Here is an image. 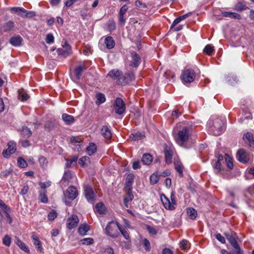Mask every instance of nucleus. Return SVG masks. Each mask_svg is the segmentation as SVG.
<instances>
[{
  "label": "nucleus",
  "instance_id": "54",
  "mask_svg": "<svg viewBox=\"0 0 254 254\" xmlns=\"http://www.w3.org/2000/svg\"><path fill=\"white\" fill-rule=\"evenodd\" d=\"M3 244L9 247L11 244V238L8 235H5L2 239Z\"/></svg>",
  "mask_w": 254,
  "mask_h": 254
},
{
  "label": "nucleus",
  "instance_id": "53",
  "mask_svg": "<svg viewBox=\"0 0 254 254\" xmlns=\"http://www.w3.org/2000/svg\"><path fill=\"white\" fill-rule=\"evenodd\" d=\"M135 5L136 6L141 8L142 9H145L147 8V6L145 3L142 2L139 0H136L135 1Z\"/></svg>",
  "mask_w": 254,
  "mask_h": 254
},
{
  "label": "nucleus",
  "instance_id": "30",
  "mask_svg": "<svg viewBox=\"0 0 254 254\" xmlns=\"http://www.w3.org/2000/svg\"><path fill=\"white\" fill-rule=\"evenodd\" d=\"M29 97V95L24 89H21L18 91V99L21 101H25Z\"/></svg>",
  "mask_w": 254,
  "mask_h": 254
},
{
  "label": "nucleus",
  "instance_id": "33",
  "mask_svg": "<svg viewBox=\"0 0 254 254\" xmlns=\"http://www.w3.org/2000/svg\"><path fill=\"white\" fill-rule=\"evenodd\" d=\"M10 11L12 12L17 13L21 17H24V12H25V9L22 7H13L11 8Z\"/></svg>",
  "mask_w": 254,
  "mask_h": 254
},
{
  "label": "nucleus",
  "instance_id": "25",
  "mask_svg": "<svg viewBox=\"0 0 254 254\" xmlns=\"http://www.w3.org/2000/svg\"><path fill=\"white\" fill-rule=\"evenodd\" d=\"M153 160L152 156L149 153H145L143 155L141 161L144 165H148Z\"/></svg>",
  "mask_w": 254,
  "mask_h": 254
},
{
  "label": "nucleus",
  "instance_id": "59",
  "mask_svg": "<svg viewBox=\"0 0 254 254\" xmlns=\"http://www.w3.org/2000/svg\"><path fill=\"white\" fill-rule=\"evenodd\" d=\"M19 143L23 147H27L30 145V143L27 139H21L19 141Z\"/></svg>",
  "mask_w": 254,
  "mask_h": 254
},
{
  "label": "nucleus",
  "instance_id": "16",
  "mask_svg": "<svg viewBox=\"0 0 254 254\" xmlns=\"http://www.w3.org/2000/svg\"><path fill=\"white\" fill-rule=\"evenodd\" d=\"M164 153L165 156V161L166 163L170 164L172 162L173 151L171 148L168 146H166L164 148Z\"/></svg>",
  "mask_w": 254,
  "mask_h": 254
},
{
  "label": "nucleus",
  "instance_id": "6",
  "mask_svg": "<svg viewBox=\"0 0 254 254\" xmlns=\"http://www.w3.org/2000/svg\"><path fill=\"white\" fill-rule=\"evenodd\" d=\"M113 107L115 113L119 115H123L126 111V104L123 100L120 97L116 99Z\"/></svg>",
  "mask_w": 254,
  "mask_h": 254
},
{
  "label": "nucleus",
  "instance_id": "19",
  "mask_svg": "<svg viewBox=\"0 0 254 254\" xmlns=\"http://www.w3.org/2000/svg\"><path fill=\"white\" fill-rule=\"evenodd\" d=\"M23 41L22 38L19 35L12 36L9 40V43L13 46L18 47L21 45Z\"/></svg>",
  "mask_w": 254,
  "mask_h": 254
},
{
  "label": "nucleus",
  "instance_id": "55",
  "mask_svg": "<svg viewBox=\"0 0 254 254\" xmlns=\"http://www.w3.org/2000/svg\"><path fill=\"white\" fill-rule=\"evenodd\" d=\"M73 173L70 171H64V182L69 181L73 177Z\"/></svg>",
  "mask_w": 254,
  "mask_h": 254
},
{
  "label": "nucleus",
  "instance_id": "20",
  "mask_svg": "<svg viewBox=\"0 0 254 254\" xmlns=\"http://www.w3.org/2000/svg\"><path fill=\"white\" fill-rule=\"evenodd\" d=\"M32 238L33 240L34 245L36 246V249L40 252H42L43 248L42 247V244L40 241L38 237L35 234V233H32Z\"/></svg>",
  "mask_w": 254,
  "mask_h": 254
},
{
  "label": "nucleus",
  "instance_id": "50",
  "mask_svg": "<svg viewBox=\"0 0 254 254\" xmlns=\"http://www.w3.org/2000/svg\"><path fill=\"white\" fill-rule=\"evenodd\" d=\"M119 231L126 240H129V234L127 232V231L125 229V228L120 226V227L119 228Z\"/></svg>",
  "mask_w": 254,
  "mask_h": 254
},
{
  "label": "nucleus",
  "instance_id": "15",
  "mask_svg": "<svg viewBox=\"0 0 254 254\" xmlns=\"http://www.w3.org/2000/svg\"><path fill=\"white\" fill-rule=\"evenodd\" d=\"M107 76H110L113 79H117V84H118L119 80L123 79L122 72L119 70L112 69L107 74Z\"/></svg>",
  "mask_w": 254,
  "mask_h": 254
},
{
  "label": "nucleus",
  "instance_id": "43",
  "mask_svg": "<svg viewBox=\"0 0 254 254\" xmlns=\"http://www.w3.org/2000/svg\"><path fill=\"white\" fill-rule=\"evenodd\" d=\"M225 161L226 162L227 167L229 169H232L233 167L232 158L228 154H225Z\"/></svg>",
  "mask_w": 254,
  "mask_h": 254
},
{
  "label": "nucleus",
  "instance_id": "4",
  "mask_svg": "<svg viewBox=\"0 0 254 254\" xmlns=\"http://www.w3.org/2000/svg\"><path fill=\"white\" fill-rule=\"evenodd\" d=\"M83 193L87 201L89 203L93 204L95 200L96 195L94 192L92 186L90 185H84Z\"/></svg>",
  "mask_w": 254,
  "mask_h": 254
},
{
  "label": "nucleus",
  "instance_id": "29",
  "mask_svg": "<svg viewBox=\"0 0 254 254\" xmlns=\"http://www.w3.org/2000/svg\"><path fill=\"white\" fill-rule=\"evenodd\" d=\"M21 135L23 138H28L32 135V131L28 127H23L21 131Z\"/></svg>",
  "mask_w": 254,
  "mask_h": 254
},
{
  "label": "nucleus",
  "instance_id": "36",
  "mask_svg": "<svg viewBox=\"0 0 254 254\" xmlns=\"http://www.w3.org/2000/svg\"><path fill=\"white\" fill-rule=\"evenodd\" d=\"M187 212L191 219H194L197 216V211L193 208H188Z\"/></svg>",
  "mask_w": 254,
  "mask_h": 254
},
{
  "label": "nucleus",
  "instance_id": "24",
  "mask_svg": "<svg viewBox=\"0 0 254 254\" xmlns=\"http://www.w3.org/2000/svg\"><path fill=\"white\" fill-rule=\"evenodd\" d=\"M174 166L176 170L179 174V176L183 177L184 166L182 163L179 161H176L174 162Z\"/></svg>",
  "mask_w": 254,
  "mask_h": 254
},
{
  "label": "nucleus",
  "instance_id": "31",
  "mask_svg": "<svg viewBox=\"0 0 254 254\" xmlns=\"http://www.w3.org/2000/svg\"><path fill=\"white\" fill-rule=\"evenodd\" d=\"M89 226L87 224L81 225L78 230V232L81 236H84L86 233L89 231Z\"/></svg>",
  "mask_w": 254,
  "mask_h": 254
},
{
  "label": "nucleus",
  "instance_id": "58",
  "mask_svg": "<svg viewBox=\"0 0 254 254\" xmlns=\"http://www.w3.org/2000/svg\"><path fill=\"white\" fill-rule=\"evenodd\" d=\"M54 41V37L52 34L49 33L47 34L46 38V42L48 44H51L53 43Z\"/></svg>",
  "mask_w": 254,
  "mask_h": 254
},
{
  "label": "nucleus",
  "instance_id": "28",
  "mask_svg": "<svg viewBox=\"0 0 254 254\" xmlns=\"http://www.w3.org/2000/svg\"><path fill=\"white\" fill-rule=\"evenodd\" d=\"M222 15L225 17H231L235 19L241 18V16L239 14L233 12L225 11L222 13Z\"/></svg>",
  "mask_w": 254,
  "mask_h": 254
},
{
  "label": "nucleus",
  "instance_id": "26",
  "mask_svg": "<svg viewBox=\"0 0 254 254\" xmlns=\"http://www.w3.org/2000/svg\"><path fill=\"white\" fill-rule=\"evenodd\" d=\"M39 199L41 202L47 203L48 202V198L47 195V190H40L39 191Z\"/></svg>",
  "mask_w": 254,
  "mask_h": 254
},
{
  "label": "nucleus",
  "instance_id": "23",
  "mask_svg": "<svg viewBox=\"0 0 254 254\" xmlns=\"http://www.w3.org/2000/svg\"><path fill=\"white\" fill-rule=\"evenodd\" d=\"M105 44L108 49H113L115 45V42L111 36H107L105 39Z\"/></svg>",
  "mask_w": 254,
  "mask_h": 254
},
{
  "label": "nucleus",
  "instance_id": "9",
  "mask_svg": "<svg viewBox=\"0 0 254 254\" xmlns=\"http://www.w3.org/2000/svg\"><path fill=\"white\" fill-rule=\"evenodd\" d=\"M130 61L129 65L132 67H137L141 62V58L139 55L135 52L130 53Z\"/></svg>",
  "mask_w": 254,
  "mask_h": 254
},
{
  "label": "nucleus",
  "instance_id": "12",
  "mask_svg": "<svg viewBox=\"0 0 254 254\" xmlns=\"http://www.w3.org/2000/svg\"><path fill=\"white\" fill-rule=\"evenodd\" d=\"M78 194L77 189L73 186L69 187L66 190V197L71 200L75 199Z\"/></svg>",
  "mask_w": 254,
  "mask_h": 254
},
{
  "label": "nucleus",
  "instance_id": "61",
  "mask_svg": "<svg viewBox=\"0 0 254 254\" xmlns=\"http://www.w3.org/2000/svg\"><path fill=\"white\" fill-rule=\"evenodd\" d=\"M143 246L145 248V250L147 251H150V244L149 241L147 239H145L143 240Z\"/></svg>",
  "mask_w": 254,
  "mask_h": 254
},
{
  "label": "nucleus",
  "instance_id": "40",
  "mask_svg": "<svg viewBox=\"0 0 254 254\" xmlns=\"http://www.w3.org/2000/svg\"><path fill=\"white\" fill-rule=\"evenodd\" d=\"M95 208L99 213L103 214L105 210V206L102 202L97 203L95 205Z\"/></svg>",
  "mask_w": 254,
  "mask_h": 254
},
{
  "label": "nucleus",
  "instance_id": "5",
  "mask_svg": "<svg viewBox=\"0 0 254 254\" xmlns=\"http://www.w3.org/2000/svg\"><path fill=\"white\" fill-rule=\"evenodd\" d=\"M195 77V73L192 69L190 68L185 69L181 75L182 80L185 84L193 82Z\"/></svg>",
  "mask_w": 254,
  "mask_h": 254
},
{
  "label": "nucleus",
  "instance_id": "1",
  "mask_svg": "<svg viewBox=\"0 0 254 254\" xmlns=\"http://www.w3.org/2000/svg\"><path fill=\"white\" fill-rule=\"evenodd\" d=\"M210 127V131L216 136L222 133L225 128L224 121L221 119L216 118L209 122Z\"/></svg>",
  "mask_w": 254,
  "mask_h": 254
},
{
  "label": "nucleus",
  "instance_id": "48",
  "mask_svg": "<svg viewBox=\"0 0 254 254\" xmlns=\"http://www.w3.org/2000/svg\"><path fill=\"white\" fill-rule=\"evenodd\" d=\"M39 162L41 167L44 169L47 167L48 165V161L45 157L41 156L40 157L39 159Z\"/></svg>",
  "mask_w": 254,
  "mask_h": 254
},
{
  "label": "nucleus",
  "instance_id": "18",
  "mask_svg": "<svg viewBox=\"0 0 254 254\" xmlns=\"http://www.w3.org/2000/svg\"><path fill=\"white\" fill-rule=\"evenodd\" d=\"M101 133L105 138L109 140L112 136L111 129L107 126H104L101 128Z\"/></svg>",
  "mask_w": 254,
  "mask_h": 254
},
{
  "label": "nucleus",
  "instance_id": "51",
  "mask_svg": "<svg viewBox=\"0 0 254 254\" xmlns=\"http://www.w3.org/2000/svg\"><path fill=\"white\" fill-rule=\"evenodd\" d=\"M58 214L56 210H52L48 215V219L49 221H53L57 217Z\"/></svg>",
  "mask_w": 254,
  "mask_h": 254
},
{
  "label": "nucleus",
  "instance_id": "39",
  "mask_svg": "<svg viewBox=\"0 0 254 254\" xmlns=\"http://www.w3.org/2000/svg\"><path fill=\"white\" fill-rule=\"evenodd\" d=\"M144 137V135L140 132L132 133L130 135V138L134 141H138L141 140Z\"/></svg>",
  "mask_w": 254,
  "mask_h": 254
},
{
  "label": "nucleus",
  "instance_id": "60",
  "mask_svg": "<svg viewBox=\"0 0 254 254\" xmlns=\"http://www.w3.org/2000/svg\"><path fill=\"white\" fill-rule=\"evenodd\" d=\"M24 17H32L36 15L35 12L33 11H28L25 9V12H24Z\"/></svg>",
  "mask_w": 254,
  "mask_h": 254
},
{
  "label": "nucleus",
  "instance_id": "64",
  "mask_svg": "<svg viewBox=\"0 0 254 254\" xmlns=\"http://www.w3.org/2000/svg\"><path fill=\"white\" fill-rule=\"evenodd\" d=\"M125 15L119 14V22L121 25H124L126 20V18L124 17Z\"/></svg>",
  "mask_w": 254,
  "mask_h": 254
},
{
  "label": "nucleus",
  "instance_id": "47",
  "mask_svg": "<svg viewBox=\"0 0 254 254\" xmlns=\"http://www.w3.org/2000/svg\"><path fill=\"white\" fill-rule=\"evenodd\" d=\"M159 180V176L155 173L153 174L150 177V184L152 185L156 184Z\"/></svg>",
  "mask_w": 254,
  "mask_h": 254
},
{
  "label": "nucleus",
  "instance_id": "35",
  "mask_svg": "<svg viewBox=\"0 0 254 254\" xmlns=\"http://www.w3.org/2000/svg\"><path fill=\"white\" fill-rule=\"evenodd\" d=\"M74 122L75 119L72 116L64 114V124L70 125L73 124Z\"/></svg>",
  "mask_w": 254,
  "mask_h": 254
},
{
  "label": "nucleus",
  "instance_id": "41",
  "mask_svg": "<svg viewBox=\"0 0 254 254\" xmlns=\"http://www.w3.org/2000/svg\"><path fill=\"white\" fill-rule=\"evenodd\" d=\"M17 165L21 168H25L28 166L26 161L22 157H18L17 159Z\"/></svg>",
  "mask_w": 254,
  "mask_h": 254
},
{
  "label": "nucleus",
  "instance_id": "32",
  "mask_svg": "<svg viewBox=\"0 0 254 254\" xmlns=\"http://www.w3.org/2000/svg\"><path fill=\"white\" fill-rule=\"evenodd\" d=\"M78 159V157L76 156H74L71 157L70 159H66V166L67 167H70L72 166H74L76 164L77 160Z\"/></svg>",
  "mask_w": 254,
  "mask_h": 254
},
{
  "label": "nucleus",
  "instance_id": "37",
  "mask_svg": "<svg viewBox=\"0 0 254 254\" xmlns=\"http://www.w3.org/2000/svg\"><path fill=\"white\" fill-rule=\"evenodd\" d=\"M56 125L55 121H47L45 125V130L50 131L56 127Z\"/></svg>",
  "mask_w": 254,
  "mask_h": 254
},
{
  "label": "nucleus",
  "instance_id": "17",
  "mask_svg": "<svg viewBox=\"0 0 254 254\" xmlns=\"http://www.w3.org/2000/svg\"><path fill=\"white\" fill-rule=\"evenodd\" d=\"M134 181V175L133 174H129L127 177L126 182L125 183V188L127 190H132V186Z\"/></svg>",
  "mask_w": 254,
  "mask_h": 254
},
{
  "label": "nucleus",
  "instance_id": "63",
  "mask_svg": "<svg viewBox=\"0 0 254 254\" xmlns=\"http://www.w3.org/2000/svg\"><path fill=\"white\" fill-rule=\"evenodd\" d=\"M128 8V7L127 4H124L122 6V7L120 8L119 14L125 15L127 11V9Z\"/></svg>",
  "mask_w": 254,
  "mask_h": 254
},
{
  "label": "nucleus",
  "instance_id": "38",
  "mask_svg": "<svg viewBox=\"0 0 254 254\" xmlns=\"http://www.w3.org/2000/svg\"><path fill=\"white\" fill-rule=\"evenodd\" d=\"M249 8L243 2H238L235 5L234 9L238 11H241Z\"/></svg>",
  "mask_w": 254,
  "mask_h": 254
},
{
  "label": "nucleus",
  "instance_id": "42",
  "mask_svg": "<svg viewBox=\"0 0 254 254\" xmlns=\"http://www.w3.org/2000/svg\"><path fill=\"white\" fill-rule=\"evenodd\" d=\"M72 54L71 46L66 42H64V58Z\"/></svg>",
  "mask_w": 254,
  "mask_h": 254
},
{
  "label": "nucleus",
  "instance_id": "2",
  "mask_svg": "<svg viewBox=\"0 0 254 254\" xmlns=\"http://www.w3.org/2000/svg\"><path fill=\"white\" fill-rule=\"evenodd\" d=\"M190 128L188 127H184L181 130L178 131L176 140L180 146H183L187 142L190 135Z\"/></svg>",
  "mask_w": 254,
  "mask_h": 254
},
{
  "label": "nucleus",
  "instance_id": "27",
  "mask_svg": "<svg viewBox=\"0 0 254 254\" xmlns=\"http://www.w3.org/2000/svg\"><path fill=\"white\" fill-rule=\"evenodd\" d=\"M97 151L96 145L93 142H91L89 144V145L86 148V152L87 154L91 156L95 154Z\"/></svg>",
  "mask_w": 254,
  "mask_h": 254
},
{
  "label": "nucleus",
  "instance_id": "46",
  "mask_svg": "<svg viewBox=\"0 0 254 254\" xmlns=\"http://www.w3.org/2000/svg\"><path fill=\"white\" fill-rule=\"evenodd\" d=\"M14 24L12 21H9L4 25V31L5 32L11 30L14 27Z\"/></svg>",
  "mask_w": 254,
  "mask_h": 254
},
{
  "label": "nucleus",
  "instance_id": "22",
  "mask_svg": "<svg viewBox=\"0 0 254 254\" xmlns=\"http://www.w3.org/2000/svg\"><path fill=\"white\" fill-rule=\"evenodd\" d=\"M15 243L22 250L24 251L25 252L29 253V250L28 247L25 244L23 243L18 237H15Z\"/></svg>",
  "mask_w": 254,
  "mask_h": 254
},
{
  "label": "nucleus",
  "instance_id": "3",
  "mask_svg": "<svg viewBox=\"0 0 254 254\" xmlns=\"http://www.w3.org/2000/svg\"><path fill=\"white\" fill-rule=\"evenodd\" d=\"M120 227V225L118 222L111 221L107 224L105 228V233L112 238H117L120 234L119 232Z\"/></svg>",
  "mask_w": 254,
  "mask_h": 254
},
{
  "label": "nucleus",
  "instance_id": "7",
  "mask_svg": "<svg viewBox=\"0 0 254 254\" xmlns=\"http://www.w3.org/2000/svg\"><path fill=\"white\" fill-rule=\"evenodd\" d=\"M8 148L2 151V155L4 158H8L11 154L14 153L16 150V143L13 141H10L7 143Z\"/></svg>",
  "mask_w": 254,
  "mask_h": 254
},
{
  "label": "nucleus",
  "instance_id": "34",
  "mask_svg": "<svg viewBox=\"0 0 254 254\" xmlns=\"http://www.w3.org/2000/svg\"><path fill=\"white\" fill-rule=\"evenodd\" d=\"M96 98L97 100L95 103L97 105H100L106 101L104 94L101 93H97L96 95Z\"/></svg>",
  "mask_w": 254,
  "mask_h": 254
},
{
  "label": "nucleus",
  "instance_id": "21",
  "mask_svg": "<svg viewBox=\"0 0 254 254\" xmlns=\"http://www.w3.org/2000/svg\"><path fill=\"white\" fill-rule=\"evenodd\" d=\"M86 69L84 66L79 65L77 66L74 69V75L77 80H79L84 70Z\"/></svg>",
  "mask_w": 254,
  "mask_h": 254
},
{
  "label": "nucleus",
  "instance_id": "49",
  "mask_svg": "<svg viewBox=\"0 0 254 254\" xmlns=\"http://www.w3.org/2000/svg\"><path fill=\"white\" fill-rule=\"evenodd\" d=\"M90 159L88 156H83L81 157L78 160V163L81 166H84L86 163L89 162Z\"/></svg>",
  "mask_w": 254,
  "mask_h": 254
},
{
  "label": "nucleus",
  "instance_id": "44",
  "mask_svg": "<svg viewBox=\"0 0 254 254\" xmlns=\"http://www.w3.org/2000/svg\"><path fill=\"white\" fill-rule=\"evenodd\" d=\"M228 240L231 245L233 246V248H238L239 246L236 239L232 236H230Z\"/></svg>",
  "mask_w": 254,
  "mask_h": 254
},
{
  "label": "nucleus",
  "instance_id": "10",
  "mask_svg": "<svg viewBox=\"0 0 254 254\" xmlns=\"http://www.w3.org/2000/svg\"><path fill=\"white\" fill-rule=\"evenodd\" d=\"M79 219L75 215H72L67 220L66 227L71 230L76 227L78 223Z\"/></svg>",
  "mask_w": 254,
  "mask_h": 254
},
{
  "label": "nucleus",
  "instance_id": "13",
  "mask_svg": "<svg viewBox=\"0 0 254 254\" xmlns=\"http://www.w3.org/2000/svg\"><path fill=\"white\" fill-rule=\"evenodd\" d=\"M237 158L241 163H247L249 160V155L243 149L239 150L237 153Z\"/></svg>",
  "mask_w": 254,
  "mask_h": 254
},
{
  "label": "nucleus",
  "instance_id": "62",
  "mask_svg": "<svg viewBox=\"0 0 254 254\" xmlns=\"http://www.w3.org/2000/svg\"><path fill=\"white\" fill-rule=\"evenodd\" d=\"M133 197L134 196L132 193V190H127V196L125 197L126 201H131L133 199Z\"/></svg>",
  "mask_w": 254,
  "mask_h": 254
},
{
  "label": "nucleus",
  "instance_id": "8",
  "mask_svg": "<svg viewBox=\"0 0 254 254\" xmlns=\"http://www.w3.org/2000/svg\"><path fill=\"white\" fill-rule=\"evenodd\" d=\"M160 197L163 206L166 209L173 210L175 209L174 206L175 205L173 204L172 201H171V200L170 201L169 198L164 193H161L160 194Z\"/></svg>",
  "mask_w": 254,
  "mask_h": 254
},
{
  "label": "nucleus",
  "instance_id": "52",
  "mask_svg": "<svg viewBox=\"0 0 254 254\" xmlns=\"http://www.w3.org/2000/svg\"><path fill=\"white\" fill-rule=\"evenodd\" d=\"M94 240L91 238H87L81 240L80 243L82 245H91L93 243Z\"/></svg>",
  "mask_w": 254,
  "mask_h": 254
},
{
  "label": "nucleus",
  "instance_id": "57",
  "mask_svg": "<svg viewBox=\"0 0 254 254\" xmlns=\"http://www.w3.org/2000/svg\"><path fill=\"white\" fill-rule=\"evenodd\" d=\"M108 29L112 32L116 29V23L114 21H109L108 23Z\"/></svg>",
  "mask_w": 254,
  "mask_h": 254
},
{
  "label": "nucleus",
  "instance_id": "14",
  "mask_svg": "<svg viewBox=\"0 0 254 254\" xmlns=\"http://www.w3.org/2000/svg\"><path fill=\"white\" fill-rule=\"evenodd\" d=\"M243 139L250 147L254 148V136L252 133L248 132L244 134Z\"/></svg>",
  "mask_w": 254,
  "mask_h": 254
},
{
  "label": "nucleus",
  "instance_id": "56",
  "mask_svg": "<svg viewBox=\"0 0 254 254\" xmlns=\"http://www.w3.org/2000/svg\"><path fill=\"white\" fill-rule=\"evenodd\" d=\"M39 184L42 190H45L46 189L51 186V182L50 181H48L44 183L40 182Z\"/></svg>",
  "mask_w": 254,
  "mask_h": 254
},
{
  "label": "nucleus",
  "instance_id": "11",
  "mask_svg": "<svg viewBox=\"0 0 254 254\" xmlns=\"http://www.w3.org/2000/svg\"><path fill=\"white\" fill-rule=\"evenodd\" d=\"M134 78V74L133 72L129 71L125 73V76H123V79L119 80L118 82L119 85H125L127 84L129 82L132 81Z\"/></svg>",
  "mask_w": 254,
  "mask_h": 254
},
{
  "label": "nucleus",
  "instance_id": "45",
  "mask_svg": "<svg viewBox=\"0 0 254 254\" xmlns=\"http://www.w3.org/2000/svg\"><path fill=\"white\" fill-rule=\"evenodd\" d=\"M214 51V47L211 45H207L203 49L204 53L208 55H211Z\"/></svg>",
  "mask_w": 254,
  "mask_h": 254
}]
</instances>
